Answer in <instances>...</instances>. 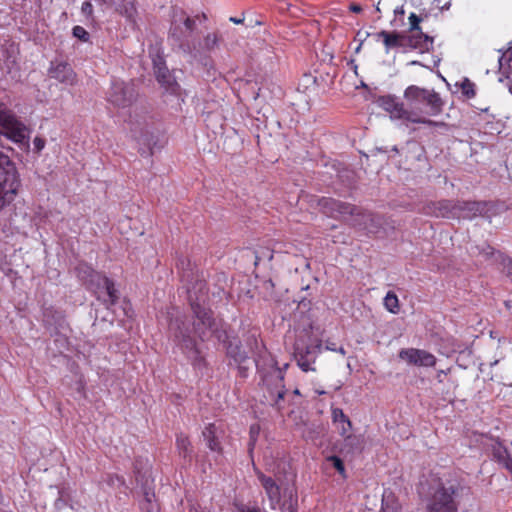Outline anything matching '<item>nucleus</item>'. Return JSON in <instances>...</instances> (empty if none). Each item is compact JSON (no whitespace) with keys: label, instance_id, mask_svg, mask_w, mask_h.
I'll return each instance as SVG.
<instances>
[{"label":"nucleus","instance_id":"18","mask_svg":"<svg viewBox=\"0 0 512 512\" xmlns=\"http://www.w3.org/2000/svg\"><path fill=\"white\" fill-rule=\"evenodd\" d=\"M256 474L270 501L271 508L275 509L280 502L279 486L271 477L264 475L261 471H257Z\"/></svg>","mask_w":512,"mask_h":512},{"label":"nucleus","instance_id":"29","mask_svg":"<svg viewBox=\"0 0 512 512\" xmlns=\"http://www.w3.org/2000/svg\"><path fill=\"white\" fill-rule=\"evenodd\" d=\"M500 71L508 79H512V51L505 54L499 61Z\"/></svg>","mask_w":512,"mask_h":512},{"label":"nucleus","instance_id":"48","mask_svg":"<svg viewBox=\"0 0 512 512\" xmlns=\"http://www.w3.org/2000/svg\"><path fill=\"white\" fill-rule=\"evenodd\" d=\"M230 21L235 23V24H240L243 22V19H239V18H235V17H231L230 18Z\"/></svg>","mask_w":512,"mask_h":512},{"label":"nucleus","instance_id":"25","mask_svg":"<svg viewBox=\"0 0 512 512\" xmlns=\"http://www.w3.org/2000/svg\"><path fill=\"white\" fill-rule=\"evenodd\" d=\"M431 42L430 38L421 31H412L411 35L406 36V46L415 49H428Z\"/></svg>","mask_w":512,"mask_h":512},{"label":"nucleus","instance_id":"27","mask_svg":"<svg viewBox=\"0 0 512 512\" xmlns=\"http://www.w3.org/2000/svg\"><path fill=\"white\" fill-rule=\"evenodd\" d=\"M131 131L133 133V137L139 142L150 145L154 141L153 132L148 126L142 128L140 124H135Z\"/></svg>","mask_w":512,"mask_h":512},{"label":"nucleus","instance_id":"36","mask_svg":"<svg viewBox=\"0 0 512 512\" xmlns=\"http://www.w3.org/2000/svg\"><path fill=\"white\" fill-rule=\"evenodd\" d=\"M327 461L330 462L341 475H344L345 467L343 461L338 456H329L327 457Z\"/></svg>","mask_w":512,"mask_h":512},{"label":"nucleus","instance_id":"21","mask_svg":"<svg viewBox=\"0 0 512 512\" xmlns=\"http://www.w3.org/2000/svg\"><path fill=\"white\" fill-rule=\"evenodd\" d=\"M108 7H113L116 12L124 16L132 24L136 22V7L134 0H116V3H109Z\"/></svg>","mask_w":512,"mask_h":512},{"label":"nucleus","instance_id":"11","mask_svg":"<svg viewBox=\"0 0 512 512\" xmlns=\"http://www.w3.org/2000/svg\"><path fill=\"white\" fill-rule=\"evenodd\" d=\"M317 206L330 217L354 215L356 211L355 206L328 197L318 198Z\"/></svg>","mask_w":512,"mask_h":512},{"label":"nucleus","instance_id":"45","mask_svg":"<svg viewBox=\"0 0 512 512\" xmlns=\"http://www.w3.org/2000/svg\"><path fill=\"white\" fill-rule=\"evenodd\" d=\"M100 6H107L109 3H116V0H95Z\"/></svg>","mask_w":512,"mask_h":512},{"label":"nucleus","instance_id":"13","mask_svg":"<svg viewBox=\"0 0 512 512\" xmlns=\"http://www.w3.org/2000/svg\"><path fill=\"white\" fill-rule=\"evenodd\" d=\"M48 75L64 85L73 86L77 83L76 73L65 62H52L48 69Z\"/></svg>","mask_w":512,"mask_h":512},{"label":"nucleus","instance_id":"39","mask_svg":"<svg viewBox=\"0 0 512 512\" xmlns=\"http://www.w3.org/2000/svg\"><path fill=\"white\" fill-rule=\"evenodd\" d=\"M408 19H409V23H410L411 32L412 31H420L419 23H420L421 19L415 13H411Z\"/></svg>","mask_w":512,"mask_h":512},{"label":"nucleus","instance_id":"8","mask_svg":"<svg viewBox=\"0 0 512 512\" xmlns=\"http://www.w3.org/2000/svg\"><path fill=\"white\" fill-rule=\"evenodd\" d=\"M195 26V20L189 17L185 11L182 9H174L170 27V38L184 51L192 52L190 47L185 44V41L193 32Z\"/></svg>","mask_w":512,"mask_h":512},{"label":"nucleus","instance_id":"47","mask_svg":"<svg viewBox=\"0 0 512 512\" xmlns=\"http://www.w3.org/2000/svg\"><path fill=\"white\" fill-rule=\"evenodd\" d=\"M350 10L355 12V13H358L361 11V7L359 5H351L350 6Z\"/></svg>","mask_w":512,"mask_h":512},{"label":"nucleus","instance_id":"9","mask_svg":"<svg viewBox=\"0 0 512 512\" xmlns=\"http://www.w3.org/2000/svg\"><path fill=\"white\" fill-rule=\"evenodd\" d=\"M191 307L195 315V321L193 323L194 331L198 337L204 341L216 332V322L211 317V311L201 306L199 303H192Z\"/></svg>","mask_w":512,"mask_h":512},{"label":"nucleus","instance_id":"24","mask_svg":"<svg viewBox=\"0 0 512 512\" xmlns=\"http://www.w3.org/2000/svg\"><path fill=\"white\" fill-rule=\"evenodd\" d=\"M378 37L383 39L387 51L392 48L406 46V35L400 33L381 31L378 33Z\"/></svg>","mask_w":512,"mask_h":512},{"label":"nucleus","instance_id":"3","mask_svg":"<svg viewBox=\"0 0 512 512\" xmlns=\"http://www.w3.org/2000/svg\"><path fill=\"white\" fill-rule=\"evenodd\" d=\"M404 98L409 102L411 110H415L425 117L436 116L442 110L443 102L434 90L411 85L405 89Z\"/></svg>","mask_w":512,"mask_h":512},{"label":"nucleus","instance_id":"16","mask_svg":"<svg viewBox=\"0 0 512 512\" xmlns=\"http://www.w3.org/2000/svg\"><path fill=\"white\" fill-rule=\"evenodd\" d=\"M170 329L175 330V337L178 339V342L181 344L182 348L197 358L199 355V350L197 349L195 341L190 337L188 329H182L178 319L170 323Z\"/></svg>","mask_w":512,"mask_h":512},{"label":"nucleus","instance_id":"38","mask_svg":"<svg viewBox=\"0 0 512 512\" xmlns=\"http://www.w3.org/2000/svg\"><path fill=\"white\" fill-rule=\"evenodd\" d=\"M73 35L82 41H87L89 36L88 32L81 26H75L73 28Z\"/></svg>","mask_w":512,"mask_h":512},{"label":"nucleus","instance_id":"17","mask_svg":"<svg viewBox=\"0 0 512 512\" xmlns=\"http://www.w3.org/2000/svg\"><path fill=\"white\" fill-rule=\"evenodd\" d=\"M353 216H356V224L362 226L364 229L371 233H376L382 225V218L370 212L362 211L356 207Z\"/></svg>","mask_w":512,"mask_h":512},{"label":"nucleus","instance_id":"1","mask_svg":"<svg viewBox=\"0 0 512 512\" xmlns=\"http://www.w3.org/2000/svg\"><path fill=\"white\" fill-rule=\"evenodd\" d=\"M21 185L16 163L0 150V212L12 204L19 194Z\"/></svg>","mask_w":512,"mask_h":512},{"label":"nucleus","instance_id":"49","mask_svg":"<svg viewBox=\"0 0 512 512\" xmlns=\"http://www.w3.org/2000/svg\"><path fill=\"white\" fill-rule=\"evenodd\" d=\"M444 373H445V372H444L443 370H441V371H439V372L437 373V379H438V381H439V382H442V378H441V377H442V375H443Z\"/></svg>","mask_w":512,"mask_h":512},{"label":"nucleus","instance_id":"56","mask_svg":"<svg viewBox=\"0 0 512 512\" xmlns=\"http://www.w3.org/2000/svg\"><path fill=\"white\" fill-rule=\"evenodd\" d=\"M180 265H181V267L183 268V267H184V261H181V262H180Z\"/></svg>","mask_w":512,"mask_h":512},{"label":"nucleus","instance_id":"37","mask_svg":"<svg viewBox=\"0 0 512 512\" xmlns=\"http://www.w3.org/2000/svg\"><path fill=\"white\" fill-rule=\"evenodd\" d=\"M143 512H159L156 504H153L149 493H146L145 502L142 505Z\"/></svg>","mask_w":512,"mask_h":512},{"label":"nucleus","instance_id":"26","mask_svg":"<svg viewBox=\"0 0 512 512\" xmlns=\"http://www.w3.org/2000/svg\"><path fill=\"white\" fill-rule=\"evenodd\" d=\"M472 255L482 256L485 260L492 259L494 262L499 263L501 265V257L499 254H502L499 251H495L490 245L483 244L482 246H473L471 247Z\"/></svg>","mask_w":512,"mask_h":512},{"label":"nucleus","instance_id":"54","mask_svg":"<svg viewBox=\"0 0 512 512\" xmlns=\"http://www.w3.org/2000/svg\"><path fill=\"white\" fill-rule=\"evenodd\" d=\"M258 96H259V93L257 92V93L254 95V97H253V98H254V99H257V98H258Z\"/></svg>","mask_w":512,"mask_h":512},{"label":"nucleus","instance_id":"40","mask_svg":"<svg viewBox=\"0 0 512 512\" xmlns=\"http://www.w3.org/2000/svg\"><path fill=\"white\" fill-rule=\"evenodd\" d=\"M297 501L290 497L288 502H285L282 506L283 512H297L296 511Z\"/></svg>","mask_w":512,"mask_h":512},{"label":"nucleus","instance_id":"33","mask_svg":"<svg viewBox=\"0 0 512 512\" xmlns=\"http://www.w3.org/2000/svg\"><path fill=\"white\" fill-rule=\"evenodd\" d=\"M71 500V493L68 489L62 488L58 490V498L55 501V507L58 510L66 507Z\"/></svg>","mask_w":512,"mask_h":512},{"label":"nucleus","instance_id":"30","mask_svg":"<svg viewBox=\"0 0 512 512\" xmlns=\"http://www.w3.org/2000/svg\"><path fill=\"white\" fill-rule=\"evenodd\" d=\"M218 44V36L215 33H209L205 36L203 40V44L199 50H196V53L201 52H210L212 51Z\"/></svg>","mask_w":512,"mask_h":512},{"label":"nucleus","instance_id":"20","mask_svg":"<svg viewBox=\"0 0 512 512\" xmlns=\"http://www.w3.org/2000/svg\"><path fill=\"white\" fill-rule=\"evenodd\" d=\"M203 438L207 443L208 448L221 455L223 453V447L220 442V433L215 424H209L205 427L202 432Z\"/></svg>","mask_w":512,"mask_h":512},{"label":"nucleus","instance_id":"28","mask_svg":"<svg viewBox=\"0 0 512 512\" xmlns=\"http://www.w3.org/2000/svg\"><path fill=\"white\" fill-rule=\"evenodd\" d=\"M176 447L179 451V454L183 457V458H188L191 456L192 454V447H191V443H190V440L189 438L180 433L177 435L176 437Z\"/></svg>","mask_w":512,"mask_h":512},{"label":"nucleus","instance_id":"57","mask_svg":"<svg viewBox=\"0 0 512 512\" xmlns=\"http://www.w3.org/2000/svg\"><path fill=\"white\" fill-rule=\"evenodd\" d=\"M258 260H260V257H259V256H256V262H257Z\"/></svg>","mask_w":512,"mask_h":512},{"label":"nucleus","instance_id":"4","mask_svg":"<svg viewBox=\"0 0 512 512\" xmlns=\"http://www.w3.org/2000/svg\"><path fill=\"white\" fill-rule=\"evenodd\" d=\"M437 216L447 218H463L471 220L477 216H485L487 204L484 202L470 201H440L438 204Z\"/></svg>","mask_w":512,"mask_h":512},{"label":"nucleus","instance_id":"6","mask_svg":"<svg viewBox=\"0 0 512 512\" xmlns=\"http://www.w3.org/2000/svg\"><path fill=\"white\" fill-rule=\"evenodd\" d=\"M283 381L284 374L279 368H273V370L263 378V385L265 387L264 397L266 401L277 410L284 408L283 399L287 390Z\"/></svg>","mask_w":512,"mask_h":512},{"label":"nucleus","instance_id":"19","mask_svg":"<svg viewBox=\"0 0 512 512\" xmlns=\"http://www.w3.org/2000/svg\"><path fill=\"white\" fill-rule=\"evenodd\" d=\"M316 348H305L301 349L299 347L295 350V358L298 366L302 371H314V367L312 366L316 360Z\"/></svg>","mask_w":512,"mask_h":512},{"label":"nucleus","instance_id":"42","mask_svg":"<svg viewBox=\"0 0 512 512\" xmlns=\"http://www.w3.org/2000/svg\"><path fill=\"white\" fill-rule=\"evenodd\" d=\"M238 511L239 512H264L259 507H255V506L251 507V506H247V505H242L241 507H239Z\"/></svg>","mask_w":512,"mask_h":512},{"label":"nucleus","instance_id":"53","mask_svg":"<svg viewBox=\"0 0 512 512\" xmlns=\"http://www.w3.org/2000/svg\"><path fill=\"white\" fill-rule=\"evenodd\" d=\"M508 470L512 472V459L510 458L509 467H506Z\"/></svg>","mask_w":512,"mask_h":512},{"label":"nucleus","instance_id":"12","mask_svg":"<svg viewBox=\"0 0 512 512\" xmlns=\"http://www.w3.org/2000/svg\"><path fill=\"white\" fill-rule=\"evenodd\" d=\"M399 358L408 364L420 367H433L436 364V357L421 349L408 348L399 352Z\"/></svg>","mask_w":512,"mask_h":512},{"label":"nucleus","instance_id":"52","mask_svg":"<svg viewBox=\"0 0 512 512\" xmlns=\"http://www.w3.org/2000/svg\"><path fill=\"white\" fill-rule=\"evenodd\" d=\"M91 271H93V270H92V269H90L89 267H87V270H84V273L89 272V273H88V277L90 278V273H91ZM88 281L90 282V279H89Z\"/></svg>","mask_w":512,"mask_h":512},{"label":"nucleus","instance_id":"14","mask_svg":"<svg viewBox=\"0 0 512 512\" xmlns=\"http://www.w3.org/2000/svg\"><path fill=\"white\" fill-rule=\"evenodd\" d=\"M153 67L157 81L167 90L175 92L177 83L167 68L162 56L157 55L153 58Z\"/></svg>","mask_w":512,"mask_h":512},{"label":"nucleus","instance_id":"31","mask_svg":"<svg viewBox=\"0 0 512 512\" xmlns=\"http://www.w3.org/2000/svg\"><path fill=\"white\" fill-rule=\"evenodd\" d=\"M384 306L385 308L393 313L396 314L399 311V300L397 295L394 292L389 291L385 298H384Z\"/></svg>","mask_w":512,"mask_h":512},{"label":"nucleus","instance_id":"15","mask_svg":"<svg viewBox=\"0 0 512 512\" xmlns=\"http://www.w3.org/2000/svg\"><path fill=\"white\" fill-rule=\"evenodd\" d=\"M90 284L95 285L97 288H103L106 292L107 298L104 299L105 303L114 304L118 299L117 290L114 283L105 275L91 271Z\"/></svg>","mask_w":512,"mask_h":512},{"label":"nucleus","instance_id":"32","mask_svg":"<svg viewBox=\"0 0 512 512\" xmlns=\"http://www.w3.org/2000/svg\"><path fill=\"white\" fill-rule=\"evenodd\" d=\"M493 456L502 463L505 467H509L510 456L501 444H497L493 447Z\"/></svg>","mask_w":512,"mask_h":512},{"label":"nucleus","instance_id":"7","mask_svg":"<svg viewBox=\"0 0 512 512\" xmlns=\"http://www.w3.org/2000/svg\"><path fill=\"white\" fill-rule=\"evenodd\" d=\"M0 135L14 143H23L28 138V128L14 113L0 104Z\"/></svg>","mask_w":512,"mask_h":512},{"label":"nucleus","instance_id":"41","mask_svg":"<svg viewBox=\"0 0 512 512\" xmlns=\"http://www.w3.org/2000/svg\"><path fill=\"white\" fill-rule=\"evenodd\" d=\"M107 482L111 486H117V485L124 484V480L121 477L117 476V475H109L107 477Z\"/></svg>","mask_w":512,"mask_h":512},{"label":"nucleus","instance_id":"55","mask_svg":"<svg viewBox=\"0 0 512 512\" xmlns=\"http://www.w3.org/2000/svg\"><path fill=\"white\" fill-rule=\"evenodd\" d=\"M392 150L395 151V152H398V149H397L396 146H394Z\"/></svg>","mask_w":512,"mask_h":512},{"label":"nucleus","instance_id":"23","mask_svg":"<svg viewBox=\"0 0 512 512\" xmlns=\"http://www.w3.org/2000/svg\"><path fill=\"white\" fill-rule=\"evenodd\" d=\"M332 422L341 436H346L352 429V423L340 408L332 409Z\"/></svg>","mask_w":512,"mask_h":512},{"label":"nucleus","instance_id":"35","mask_svg":"<svg viewBox=\"0 0 512 512\" xmlns=\"http://www.w3.org/2000/svg\"><path fill=\"white\" fill-rule=\"evenodd\" d=\"M82 15L89 21H94V9L90 1L83 2L81 6Z\"/></svg>","mask_w":512,"mask_h":512},{"label":"nucleus","instance_id":"44","mask_svg":"<svg viewBox=\"0 0 512 512\" xmlns=\"http://www.w3.org/2000/svg\"><path fill=\"white\" fill-rule=\"evenodd\" d=\"M250 434H251V441L254 442L255 436L258 434V427L252 426L250 428Z\"/></svg>","mask_w":512,"mask_h":512},{"label":"nucleus","instance_id":"34","mask_svg":"<svg viewBox=\"0 0 512 512\" xmlns=\"http://www.w3.org/2000/svg\"><path fill=\"white\" fill-rule=\"evenodd\" d=\"M461 92L467 98H473L475 96V84L469 79L465 78L460 84Z\"/></svg>","mask_w":512,"mask_h":512},{"label":"nucleus","instance_id":"10","mask_svg":"<svg viewBox=\"0 0 512 512\" xmlns=\"http://www.w3.org/2000/svg\"><path fill=\"white\" fill-rule=\"evenodd\" d=\"M136 95L133 84L114 80L108 93V101L116 107L126 108L135 101Z\"/></svg>","mask_w":512,"mask_h":512},{"label":"nucleus","instance_id":"43","mask_svg":"<svg viewBox=\"0 0 512 512\" xmlns=\"http://www.w3.org/2000/svg\"><path fill=\"white\" fill-rule=\"evenodd\" d=\"M34 145L37 148V150H41L44 147V141L42 139H40V138H35L34 139Z\"/></svg>","mask_w":512,"mask_h":512},{"label":"nucleus","instance_id":"2","mask_svg":"<svg viewBox=\"0 0 512 512\" xmlns=\"http://www.w3.org/2000/svg\"><path fill=\"white\" fill-rule=\"evenodd\" d=\"M457 485L440 480H435L430 485L426 496L427 512H457V504L454 496L457 492Z\"/></svg>","mask_w":512,"mask_h":512},{"label":"nucleus","instance_id":"58","mask_svg":"<svg viewBox=\"0 0 512 512\" xmlns=\"http://www.w3.org/2000/svg\"><path fill=\"white\" fill-rule=\"evenodd\" d=\"M511 92H512V87L510 88Z\"/></svg>","mask_w":512,"mask_h":512},{"label":"nucleus","instance_id":"22","mask_svg":"<svg viewBox=\"0 0 512 512\" xmlns=\"http://www.w3.org/2000/svg\"><path fill=\"white\" fill-rule=\"evenodd\" d=\"M344 438L342 453L345 454H354L360 453L363 450L365 439L363 435H353L347 433L346 436H342Z\"/></svg>","mask_w":512,"mask_h":512},{"label":"nucleus","instance_id":"5","mask_svg":"<svg viewBox=\"0 0 512 512\" xmlns=\"http://www.w3.org/2000/svg\"><path fill=\"white\" fill-rule=\"evenodd\" d=\"M379 106L390 114L392 119L404 120L409 123L425 124L428 126H437L438 122L430 120L415 110H408L404 104L399 102L394 96H382L378 99Z\"/></svg>","mask_w":512,"mask_h":512},{"label":"nucleus","instance_id":"50","mask_svg":"<svg viewBox=\"0 0 512 512\" xmlns=\"http://www.w3.org/2000/svg\"><path fill=\"white\" fill-rule=\"evenodd\" d=\"M437 2L438 5H441L442 4V8L446 7L448 5V2H443L441 0H435Z\"/></svg>","mask_w":512,"mask_h":512},{"label":"nucleus","instance_id":"46","mask_svg":"<svg viewBox=\"0 0 512 512\" xmlns=\"http://www.w3.org/2000/svg\"><path fill=\"white\" fill-rule=\"evenodd\" d=\"M235 361L242 363L246 359V355L243 353H239L238 355H233Z\"/></svg>","mask_w":512,"mask_h":512},{"label":"nucleus","instance_id":"51","mask_svg":"<svg viewBox=\"0 0 512 512\" xmlns=\"http://www.w3.org/2000/svg\"><path fill=\"white\" fill-rule=\"evenodd\" d=\"M394 12H395L396 14H398V13H399V14H403V13H404V10H403V8H402V7H400V8H396Z\"/></svg>","mask_w":512,"mask_h":512}]
</instances>
